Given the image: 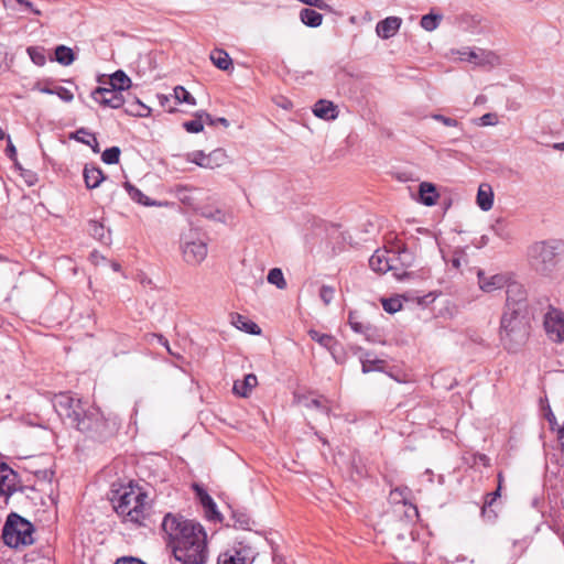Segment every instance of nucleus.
<instances>
[{
    "mask_svg": "<svg viewBox=\"0 0 564 564\" xmlns=\"http://www.w3.org/2000/svg\"><path fill=\"white\" fill-rule=\"evenodd\" d=\"M167 545L174 560L171 564H204L208 557L207 534L199 523L167 513L162 521Z\"/></svg>",
    "mask_w": 564,
    "mask_h": 564,
    "instance_id": "f257e3e1",
    "label": "nucleus"
},
{
    "mask_svg": "<svg viewBox=\"0 0 564 564\" xmlns=\"http://www.w3.org/2000/svg\"><path fill=\"white\" fill-rule=\"evenodd\" d=\"M115 510L124 523L145 525L150 516L149 497L138 485H129L115 502Z\"/></svg>",
    "mask_w": 564,
    "mask_h": 564,
    "instance_id": "f03ea898",
    "label": "nucleus"
},
{
    "mask_svg": "<svg viewBox=\"0 0 564 564\" xmlns=\"http://www.w3.org/2000/svg\"><path fill=\"white\" fill-rule=\"evenodd\" d=\"M117 425L115 419L105 417L99 409L88 408L77 430L89 438L102 442L116 432Z\"/></svg>",
    "mask_w": 564,
    "mask_h": 564,
    "instance_id": "7ed1b4c3",
    "label": "nucleus"
},
{
    "mask_svg": "<svg viewBox=\"0 0 564 564\" xmlns=\"http://www.w3.org/2000/svg\"><path fill=\"white\" fill-rule=\"evenodd\" d=\"M34 528L31 522L17 513H10L2 530L3 542L10 547L31 545Z\"/></svg>",
    "mask_w": 564,
    "mask_h": 564,
    "instance_id": "20e7f679",
    "label": "nucleus"
},
{
    "mask_svg": "<svg viewBox=\"0 0 564 564\" xmlns=\"http://www.w3.org/2000/svg\"><path fill=\"white\" fill-rule=\"evenodd\" d=\"M525 311L519 307L506 310L501 317L500 338L505 346L511 348V343H523L527 337V323L524 321Z\"/></svg>",
    "mask_w": 564,
    "mask_h": 564,
    "instance_id": "39448f33",
    "label": "nucleus"
},
{
    "mask_svg": "<svg viewBox=\"0 0 564 564\" xmlns=\"http://www.w3.org/2000/svg\"><path fill=\"white\" fill-rule=\"evenodd\" d=\"M182 253L186 263L197 265L208 253L206 239L195 229H189L182 236Z\"/></svg>",
    "mask_w": 564,
    "mask_h": 564,
    "instance_id": "423d86ee",
    "label": "nucleus"
},
{
    "mask_svg": "<svg viewBox=\"0 0 564 564\" xmlns=\"http://www.w3.org/2000/svg\"><path fill=\"white\" fill-rule=\"evenodd\" d=\"M54 408L61 419L67 420L77 429L87 409L83 406L82 400L69 393H59L54 399Z\"/></svg>",
    "mask_w": 564,
    "mask_h": 564,
    "instance_id": "0eeeda50",
    "label": "nucleus"
},
{
    "mask_svg": "<svg viewBox=\"0 0 564 564\" xmlns=\"http://www.w3.org/2000/svg\"><path fill=\"white\" fill-rule=\"evenodd\" d=\"M532 267L541 272L549 273L556 264L555 248L546 242H536L530 248Z\"/></svg>",
    "mask_w": 564,
    "mask_h": 564,
    "instance_id": "6e6552de",
    "label": "nucleus"
},
{
    "mask_svg": "<svg viewBox=\"0 0 564 564\" xmlns=\"http://www.w3.org/2000/svg\"><path fill=\"white\" fill-rule=\"evenodd\" d=\"M460 61L473 63L476 66L494 68L501 64L499 55L485 48H463L458 52Z\"/></svg>",
    "mask_w": 564,
    "mask_h": 564,
    "instance_id": "1a4fd4ad",
    "label": "nucleus"
},
{
    "mask_svg": "<svg viewBox=\"0 0 564 564\" xmlns=\"http://www.w3.org/2000/svg\"><path fill=\"white\" fill-rule=\"evenodd\" d=\"M227 153L224 149H215L208 154L203 151H193L187 154V161L195 163L196 165L215 170L226 164L227 162Z\"/></svg>",
    "mask_w": 564,
    "mask_h": 564,
    "instance_id": "9d476101",
    "label": "nucleus"
},
{
    "mask_svg": "<svg viewBox=\"0 0 564 564\" xmlns=\"http://www.w3.org/2000/svg\"><path fill=\"white\" fill-rule=\"evenodd\" d=\"M544 329L547 337L554 343H564V313L557 308H550L544 315Z\"/></svg>",
    "mask_w": 564,
    "mask_h": 564,
    "instance_id": "9b49d317",
    "label": "nucleus"
},
{
    "mask_svg": "<svg viewBox=\"0 0 564 564\" xmlns=\"http://www.w3.org/2000/svg\"><path fill=\"white\" fill-rule=\"evenodd\" d=\"M254 552L248 545L240 544L238 547L228 550L218 556L217 564H252Z\"/></svg>",
    "mask_w": 564,
    "mask_h": 564,
    "instance_id": "f8f14e48",
    "label": "nucleus"
},
{
    "mask_svg": "<svg viewBox=\"0 0 564 564\" xmlns=\"http://www.w3.org/2000/svg\"><path fill=\"white\" fill-rule=\"evenodd\" d=\"M91 98L104 107L118 109L124 104L122 93L113 88L97 87Z\"/></svg>",
    "mask_w": 564,
    "mask_h": 564,
    "instance_id": "ddd939ff",
    "label": "nucleus"
},
{
    "mask_svg": "<svg viewBox=\"0 0 564 564\" xmlns=\"http://www.w3.org/2000/svg\"><path fill=\"white\" fill-rule=\"evenodd\" d=\"M18 485V474L8 464L0 460V495L9 498L17 491Z\"/></svg>",
    "mask_w": 564,
    "mask_h": 564,
    "instance_id": "4468645a",
    "label": "nucleus"
},
{
    "mask_svg": "<svg viewBox=\"0 0 564 564\" xmlns=\"http://www.w3.org/2000/svg\"><path fill=\"white\" fill-rule=\"evenodd\" d=\"M507 308L519 307L521 311L527 308V291L522 284L511 282L507 285Z\"/></svg>",
    "mask_w": 564,
    "mask_h": 564,
    "instance_id": "2eb2a0df",
    "label": "nucleus"
},
{
    "mask_svg": "<svg viewBox=\"0 0 564 564\" xmlns=\"http://www.w3.org/2000/svg\"><path fill=\"white\" fill-rule=\"evenodd\" d=\"M401 24L402 20L400 18L388 17L377 23L376 33L379 37L388 40L397 34Z\"/></svg>",
    "mask_w": 564,
    "mask_h": 564,
    "instance_id": "dca6fc26",
    "label": "nucleus"
},
{
    "mask_svg": "<svg viewBox=\"0 0 564 564\" xmlns=\"http://www.w3.org/2000/svg\"><path fill=\"white\" fill-rule=\"evenodd\" d=\"M478 284L484 292H492L501 289L506 284V278L501 274L486 275L484 272H478Z\"/></svg>",
    "mask_w": 564,
    "mask_h": 564,
    "instance_id": "f3484780",
    "label": "nucleus"
},
{
    "mask_svg": "<svg viewBox=\"0 0 564 564\" xmlns=\"http://www.w3.org/2000/svg\"><path fill=\"white\" fill-rule=\"evenodd\" d=\"M388 250H377L369 259L370 268L378 273H386L392 269Z\"/></svg>",
    "mask_w": 564,
    "mask_h": 564,
    "instance_id": "a211bd4d",
    "label": "nucleus"
},
{
    "mask_svg": "<svg viewBox=\"0 0 564 564\" xmlns=\"http://www.w3.org/2000/svg\"><path fill=\"white\" fill-rule=\"evenodd\" d=\"M204 122L209 126H214L213 117L209 113L206 111H198L195 113V119L185 121L183 127L189 133H198L203 131Z\"/></svg>",
    "mask_w": 564,
    "mask_h": 564,
    "instance_id": "6ab92c4d",
    "label": "nucleus"
},
{
    "mask_svg": "<svg viewBox=\"0 0 564 564\" xmlns=\"http://www.w3.org/2000/svg\"><path fill=\"white\" fill-rule=\"evenodd\" d=\"M313 113L321 119L333 120L337 118L338 111L332 101L321 99L314 105Z\"/></svg>",
    "mask_w": 564,
    "mask_h": 564,
    "instance_id": "aec40b11",
    "label": "nucleus"
},
{
    "mask_svg": "<svg viewBox=\"0 0 564 564\" xmlns=\"http://www.w3.org/2000/svg\"><path fill=\"white\" fill-rule=\"evenodd\" d=\"M477 205L484 212H488L489 209L492 208L494 191L489 184L482 183L479 185L477 192Z\"/></svg>",
    "mask_w": 564,
    "mask_h": 564,
    "instance_id": "412c9836",
    "label": "nucleus"
},
{
    "mask_svg": "<svg viewBox=\"0 0 564 564\" xmlns=\"http://www.w3.org/2000/svg\"><path fill=\"white\" fill-rule=\"evenodd\" d=\"M257 377L252 373L247 375L243 380H236L232 390L240 397H248L252 389L257 386Z\"/></svg>",
    "mask_w": 564,
    "mask_h": 564,
    "instance_id": "4be33fe9",
    "label": "nucleus"
},
{
    "mask_svg": "<svg viewBox=\"0 0 564 564\" xmlns=\"http://www.w3.org/2000/svg\"><path fill=\"white\" fill-rule=\"evenodd\" d=\"M193 488L202 506L205 508L207 516L209 518L218 516L216 503L214 502L213 498L199 485L195 484L193 485Z\"/></svg>",
    "mask_w": 564,
    "mask_h": 564,
    "instance_id": "5701e85b",
    "label": "nucleus"
},
{
    "mask_svg": "<svg viewBox=\"0 0 564 564\" xmlns=\"http://www.w3.org/2000/svg\"><path fill=\"white\" fill-rule=\"evenodd\" d=\"M420 202L426 206H433L436 204L438 193L432 183L423 182L420 184L419 189Z\"/></svg>",
    "mask_w": 564,
    "mask_h": 564,
    "instance_id": "b1692460",
    "label": "nucleus"
},
{
    "mask_svg": "<svg viewBox=\"0 0 564 564\" xmlns=\"http://www.w3.org/2000/svg\"><path fill=\"white\" fill-rule=\"evenodd\" d=\"M84 180L88 188H96L105 180V176L101 169L86 165L84 169Z\"/></svg>",
    "mask_w": 564,
    "mask_h": 564,
    "instance_id": "393cba45",
    "label": "nucleus"
},
{
    "mask_svg": "<svg viewBox=\"0 0 564 564\" xmlns=\"http://www.w3.org/2000/svg\"><path fill=\"white\" fill-rule=\"evenodd\" d=\"M124 188L128 192L131 199H133L134 202H137L141 205H144V206H162L163 205L162 203L150 199L139 188H137L129 182L124 183Z\"/></svg>",
    "mask_w": 564,
    "mask_h": 564,
    "instance_id": "a878e982",
    "label": "nucleus"
},
{
    "mask_svg": "<svg viewBox=\"0 0 564 564\" xmlns=\"http://www.w3.org/2000/svg\"><path fill=\"white\" fill-rule=\"evenodd\" d=\"M212 63L221 70H228L232 67V59L229 54L221 48H215L210 53Z\"/></svg>",
    "mask_w": 564,
    "mask_h": 564,
    "instance_id": "bb28decb",
    "label": "nucleus"
},
{
    "mask_svg": "<svg viewBox=\"0 0 564 564\" xmlns=\"http://www.w3.org/2000/svg\"><path fill=\"white\" fill-rule=\"evenodd\" d=\"M361 369L364 373L370 371H381L384 367V361L378 358H373L371 354L365 352L360 356Z\"/></svg>",
    "mask_w": 564,
    "mask_h": 564,
    "instance_id": "cd10ccee",
    "label": "nucleus"
},
{
    "mask_svg": "<svg viewBox=\"0 0 564 564\" xmlns=\"http://www.w3.org/2000/svg\"><path fill=\"white\" fill-rule=\"evenodd\" d=\"M232 324L241 330H245L248 334L259 335L261 333V328L253 322L249 321L245 316L240 314H236L232 317Z\"/></svg>",
    "mask_w": 564,
    "mask_h": 564,
    "instance_id": "c85d7f7f",
    "label": "nucleus"
},
{
    "mask_svg": "<svg viewBox=\"0 0 564 564\" xmlns=\"http://www.w3.org/2000/svg\"><path fill=\"white\" fill-rule=\"evenodd\" d=\"M73 138L82 143L89 145L94 153L100 152L99 143H98L96 135L88 132L84 128L77 130L74 133Z\"/></svg>",
    "mask_w": 564,
    "mask_h": 564,
    "instance_id": "c756f323",
    "label": "nucleus"
},
{
    "mask_svg": "<svg viewBox=\"0 0 564 564\" xmlns=\"http://www.w3.org/2000/svg\"><path fill=\"white\" fill-rule=\"evenodd\" d=\"M300 19L303 24L310 28H317L323 22V15L313 9H302L300 12Z\"/></svg>",
    "mask_w": 564,
    "mask_h": 564,
    "instance_id": "7c9ffc66",
    "label": "nucleus"
},
{
    "mask_svg": "<svg viewBox=\"0 0 564 564\" xmlns=\"http://www.w3.org/2000/svg\"><path fill=\"white\" fill-rule=\"evenodd\" d=\"M109 84L111 88L122 91L130 88L131 79L123 70H117L110 76Z\"/></svg>",
    "mask_w": 564,
    "mask_h": 564,
    "instance_id": "2f4dec72",
    "label": "nucleus"
},
{
    "mask_svg": "<svg viewBox=\"0 0 564 564\" xmlns=\"http://www.w3.org/2000/svg\"><path fill=\"white\" fill-rule=\"evenodd\" d=\"M55 59L59 64L68 66L75 61V54L70 47L65 45H58L55 48Z\"/></svg>",
    "mask_w": 564,
    "mask_h": 564,
    "instance_id": "473e14b6",
    "label": "nucleus"
},
{
    "mask_svg": "<svg viewBox=\"0 0 564 564\" xmlns=\"http://www.w3.org/2000/svg\"><path fill=\"white\" fill-rule=\"evenodd\" d=\"M308 335L314 341L318 343L321 346L328 350H333L334 346L336 345V340L332 335L323 334L315 329H311Z\"/></svg>",
    "mask_w": 564,
    "mask_h": 564,
    "instance_id": "72a5a7b5",
    "label": "nucleus"
},
{
    "mask_svg": "<svg viewBox=\"0 0 564 564\" xmlns=\"http://www.w3.org/2000/svg\"><path fill=\"white\" fill-rule=\"evenodd\" d=\"M171 97H173L177 104H187V105H191V106H195L196 105V99L183 86H176L174 88L173 95Z\"/></svg>",
    "mask_w": 564,
    "mask_h": 564,
    "instance_id": "f704fd0d",
    "label": "nucleus"
},
{
    "mask_svg": "<svg viewBox=\"0 0 564 564\" xmlns=\"http://www.w3.org/2000/svg\"><path fill=\"white\" fill-rule=\"evenodd\" d=\"M442 19V14L429 13L421 18L420 25L425 31L432 32L438 28Z\"/></svg>",
    "mask_w": 564,
    "mask_h": 564,
    "instance_id": "c9c22d12",
    "label": "nucleus"
},
{
    "mask_svg": "<svg viewBox=\"0 0 564 564\" xmlns=\"http://www.w3.org/2000/svg\"><path fill=\"white\" fill-rule=\"evenodd\" d=\"M267 280L270 284L275 285L280 290H284L288 285L283 272L279 268L271 269L268 273Z\"/></svg>",
    "mask_w": 564,
    "mask_h": 564,
    "instance_id": "e433bc0d",
    "label": "nucleus"
},
{
    "mask_svg": "<svg viewBox=\"0 0 564 564\" xmlns=\"http://www.w3.org/2000/svg\"><path fill=\"white\" fill-rule=\"evenodd\" d=\"M40 91L43 94L57 95L63 101H66V102L72 101L74 98L73 93L69 89L62 87V86H58L55 88L43 87V88H40Z\"/></svg>",
    "mask_w": 564,
    "mask_h": 564,
    "instance_id": "4c0bfd02",
    "label": "nucleus"
},
{
    "mask_svg": "<svg viewBox=\"0 0 564 564\" xmlns=\"http://www.w3.org/2000/svg\"><path fill=\"white\" fill-rule=\"evenodd\" d=\"M297 402L306 408L321 409L322 411L325 412L326 415H328L329 413V408L326 404H324V401L321 398L308 399L306 397H299Z\"/></svg>",
    "mask_w": 564,
    "mask_h": 564,
    "instance_id": "58836bf2",
    "label": "nucleus"
},
{
    "mask_svg": "<svg viewBox=\"0 0 564 564\" xmlns=\"http://www.w3.org/2000/svg\"><path fill=\"white\" fill-rule=\"evenodd\" d=\"M121 150L118 147L106 149L101 154V160L106 164H117L119 162Z\"/></svg>",
    "mask_w": 564,
    "mask_h": 564,
    "instance_id": "ea45409f",
    "label": "nucleus"
},
{
    "mask_svg": "<svg viewBox=\"0 0 564 564\" xmlns=\"http://www.w3.org/2000/svg\"><path fill=\"white\" fill-rule=\"evenodd\" d=\"M26 52H28V55L30 56L31 61L35 65L43 66L45 64L46 57H45L44 50L42 47L30 46V47H28Z\"/></svg>",
    "mask_w": 564,
    "mask_h": 564,
    "instance_id": "a19ab883",
    "label": "nucleus"
},
{
    "mask_svg": "<svg viewBox=\"0 0 564 564\" xmlns=\"http://www.w3.org/2000/svg\"><path fill=\"white\" fill-rule=\"evenodd\" d=\"M89 231L98 240H100L102 242H107L108 237L106 235V229L102 224H100L96 220H90L89 221Z\"/></svg>",
    "mask_w": 564,
    "mask_h": 564,
    "instance_id": "79ce46f5",
    "label": "nucleus"
},
{
    "mask_svg": "<svg viewBox=\"0 0 564 564\" xmlns=\"http://www.w3.org/2000/svg\"><path fill=\"white\" fill-rule=\"evenodd\" d=\"M383 310L388 313H397L402 308V303L399 297H390L382 300Z\"/></svg>",
    "mask_w": 564,
    "mask_h": 564,
    "instance_id": "37998d69",
    "label": "nucleus"
},
{
    "mask_svg": "<svg viewBox=\"0 0 564 564\" xmlns=\"http://www.w3.org/2000/svg\"><path fill=\"white\" fill-rule=\"evenodd\" d=\"M319 297L325 305L330 304L335 297V289L329 285H323L319 290Z\"/></svg>",
    "mask_w": 564,
    "mask_h": 564,
    "instance_id": "c03bdc74",
    "label": "nucleus"
},
{
    "mask_svg": "<svg viewBox=\"0 0 564 564\" xmlns=\"http://www.w3.org/2000/svg\"><path fill=\"white\" fill-rule=\"evenodd\" d=\"M349 325L351 329L359 334H365L369 330V326L357 321L355 314L350 313L348 317Z\"/></svg>",
    "mask_w": 564,
    "mask_h": 564,
    "instance_id": "a18cd8bd",
    "label": "nucleus"
},
{
    "mask_svg": "<svg viewBox=\"0 0 564 564\" xmlns=\"http://www.w3.org/2000/svg\"><path fill=\"white\" fill-rule=\"evenodd\" d=\"M492 230L495 231V234L497 236H499L500 238L502 239H508L510 238V232L508 231L507 227H506V224L498 219L494 225H492Z\"/></svg>",
    "mask_w": 564,
    "mask_h": 564,
    "instance_id": "49530a36",
    "label": "nucleus"
},
{
    "mask_svg": "<svg viewBox=\"0 0 564 564\" xmlns=\"http://www.w3.org/2000/svg\"><path fill=\"white\" fill-rule=\"evenodd\" d=\"M478 124L482 126V127L498 124V116H497V113L488 112V113L482 115L478 119Z\"/></svg>",
    "mask_w": 564,
    "mask_h": 564,
    "instance_id": "de8ad7c7",
    "label": "nucleus"
},
{
    "mask_svg": "<svg viewBox=\"0 0 564 564\" xmlns=\"http://www.w3.org/2000/svg\"><path fill=\"white\" fill-rule=\"evenodd\" d=\"M431 117H432V119L443 123L446 127H458L459 126V122L456 119L451 118V117H446V116L438 115V113H434Z\"/></svg>",
    "mask_w": 564,
    "mask_h": 564,
    "instance_id": "09e8293b",
    "label": "nucleus"
},
{
    "mask_svg": "<svg viewBox=\"0 0 564 564\" xmlns=\"http://www.w3.org/2000/svg\"><path fill=\"white\" fill-rule=\"evenodd\" d=\"M203 215L207 218L214 219L216 221L225 223L226 216L223 212L216 210L215 213L212 212H204Z\"/></svg>",
    "mask_w": 564,
    "mask_h": 564,
    "instance_id": "8fccbe9b",
    "label": "nucleus"
},
{
    "mask_svg": "<svg viewBox=\"0 0 564 564\" xmlns=\"http://www.w3.org/2000/svg\"><path fill=\"white\" fill-rule=\"evenodd\" d=\"M500 496V485L498 486L497 490L491 492V494H488L487 495V499H486V502H485V506H491L494 503V501Z\"/></svg>",
    "mask_w": 564,
    "mask_h": 564,
    "instance_id": "3c124183",
    "label": "nucleus"
},
{
    "mask_svg": "<svg viewBox=\"0 0 564 564\" xmlns=\"http://www.w3.org/2000/svg\"><path fill=\"white\" fill-rule=\"evenodd\" d=\"M116 564H145L142 561L134 557H126L117 561Z\"/></svg>",
    "mask_w": 564,
    "mask_h": 564,
    "instance_id": "603ef678",
    "label": "nucleus"
},
{
    "mask_svg": "<svg viewBox=\"0 0 564 564\" xmlns=\"http://www.w3.org/2000/svg\"><path fill=\"white\" fill-rule=\"evenodd\" d=\"M158 98H159L160 105L162 107H164V108H167L169 102H170L172 97L171 96H166V95H159Z\"/></svg>",
    "mask_w": 564,
    "mask_h": 564,
    "instance_id": "864d4df0",
    "label": "nucleus"
},
{
    "mask_svg": "<svg viewBox=\"0 0 564 564\" xmlns=\"http://www.w3.org/2000/svg\"><path fill=\"white\" fill-rule=\"evenodd\" d=\"M6 152H7L8 156H10L11 159H13L15 156L17 150L10 140H9L8 147L6 149Z\"/></svg>",
    "mask_w": 564,
    "mask_h": 564,
    "instance_id": "5fc2aeb1",
    "label": "nucleus"
},
{
    "mask_svg": "<svg viewBox=\"0 0 564 564\" xmlns=\"http://www.w3.org/2000/svg\"><path fill=\"white\" fill-rule=\"evenodd\" d=\"M139 106H140V110L137 112V115L140 116V117L149 116L150 108L144 106V105H142V104H140V102H139Z\"/></svg>",
    "mask_w": 564,
    "mask_h": 564,
    "instance_id": "6e6d98bb",
    "label": "nucleus"
},
{
    "mask_svg": "<svg viewBox=\"0 0 564 564\" xmlns=\"http://www.w3.org/2000/svg\"><path fill=\"white\" fill-rule=\"evenodd\" d=\"M213 120H214V126L216 123H220L221 126H224L226 128L229 127V121L226 118H224V117H219V118H216V119L213 118Z\"/></svg>",
    "mask_w": 564,
    "mask_h": 564,
    "instance_id": "4d7b16f0",
    "label": "nucleus"
},
{
    "mask_svg": "<svg viewBox=\"0 0 564 564\" xmlns=\"http://www.w3.org/2000/svg\"><path fill=\"white\" fill-rule=\"evenodd\" d=\"M158 339H159V343L162 344L170 354H172L171 349H170V346H169V341L166 338H164L163 336H158Z\"/></svg>",
    "mask_w": 564,
    "mask_h": 564,
    "instance_id": "13d9d810",
    "label": "nucleus"
},
{
    "mask_svg": "<svg viewBox=\"0 0 564 564\" xmlns=\"http://www.w3.org/2000/svg\"><path fill=\"white\" fill-rule=\"evenodd\" d=\"M238 522L240 523V527H241L242 529H247V528H249V524H250L249 519H247V518H246V519H240V520H238Z\"/></svg>",
    "mask_w": 564,
    "mask_h": 564,
    "instance_id": "bf43d9fd",
    "label": "nucleus"
},
{
    "mask_svg": "<svg viewBox=\"0 0 564 564\" xmlns=\"http://www.w3.org/2000/svg\"><path fill=\"white\" fill-rule=\"evenodd\" d=\"M486 98L484 96H478L475 100V105H479L485 102Z\"/></svg>",
    "mask_w": 564,
    "mask_h": 564,
    "instance_id": "052dcab7",
    "label": "nucleus"
},
{
    "mask_svg": "<svg viewBox=\"0 0 564 564\" xmlns=\"http://www.w3.org/2000/svg\"><path fill=\"white\" fill-rule=\"evenodd\" d=\"M553 148H554V149H556V150H563V151H564V142H562V143H555V144L553 145Z\"/></svg>",
    "mask_w": 564,
    "mask_h": 564,
    "instance_id": "680f3d73",
    "label": "nucleus"
},
{
    "mask_svg": "<svg viewBox=\"0 0 564 564\" xmlns=\"http://www.w3.org/2000/svg\"><path fill=\"white\" fill-rule=\"evenodd\" d=\"M503 476L501 473L498 474V486L500 485V488L502 487Z\"/></svg>",
    "mask_w": 564,
    "mask_h": 564,
    "instance_id": "e2e57ef3",
    "label": "nucleus"
},
{
    "mask_svg": "<svg viewBox=\"0 0 564 564\" xmlns=\"http://www.w3.org/2000/svg\"><path fill=\"white\" fill-rule=\"evenodd\" d=\"M112 269H113L115 271H119V270H120V264H119V263H116V262H115V263H112Z\"/></svg>",
    "mask_w": 564,
    "mask_h": 564,
    "instance_id": "0e129e2a",
    "label": "nucleus"
},
{
    "mask_svg": "<svg viewBox=\"0 0 564 564\" xmlns=\"http://www.w3.org/2000/svg\"><path fill=\"white\" fill-rule=\"evenodd\" d=\"M6 138V133L2 131V129L0 128V140L4 139Z\"/></svg>",
    "mask_w": 564,
    "mask_h": 564,
    "instance_id": "69168bd1",
    "label": "nucleus"
},
{
    "mask_svg": "<svg viewBox=\"0 0 564 564\" xmlns=\"http://www.w3.org/2000/svg\"><path fill=\"white\" fill-rule=\"evenodd\" d=\"M552 419H554V414L551 413L550 417H549L551 424H552Z\"/></svg>",
    "mask_w": 564,
    "mask_h": 564,
    "instance_id": "338daca9",
    "label": "nucleus"
},
{
    "mask_svg": "<svg viewBox=\"0 0 564 564\" xmlns=\"http://www.w3.org/2000/svg\"><path fill=\"white\" fill-rule=\"evenodd\" d=\"M167 110H169L170 112H173V111H174V108L170 107Z\"/></svg>",
    "mask_w": 564,
    "mask_h": 564,
    "instance_id": "774afa93",
    "label": "nucleus"
}]
</instances>
